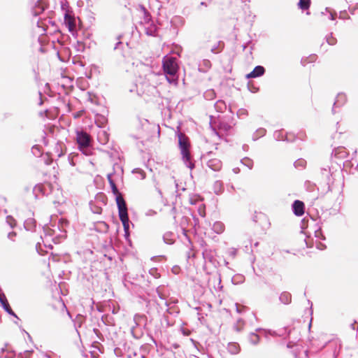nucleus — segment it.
I'll return each instance as SVG.
<instances>
[{"label":"nucleus","mask_w":358,"mask_h":358,"mask_svg":"<svg viewBox=\"0 0 358 358\" xmlns=\"http://www.w3.org/2000/svg\"><path fill=\"white\" fill-rule=\"evenodd\" d=\"M17 234L14 231L9 232L8 234V237L11 239L12 241H14V238L16 236Z\"/></svg>","instance_id":"nucleus-22"},{"label":"nucleus","mask_w":358,"mask_h":358,"mask_svg":"<svg viewBox=\"0 0 358 358\" xmlns=\"http://www.w3.org/2000/svg\"><path fill=\"white\" fill-rule=\"evenodd\" d=\"M250 341L253 344H257L259 343V337L257 334H250Z\"/></svg>","instance_id":"nucleus-18"},{"label":"nucleus","mask_w":358,"mask_h":358,"mask_svg":"<svg viewBox=\"0 0 358 358\" xmlns=\"http://www.w3.org/2000/svg\"><path fill=\"white\" fill-rule=\"evenodd\" d=\"M120 44H121V42H118V43H117V45H120Z\"/></svg>","instance_id":"nucleus-25"},{"label":"nucleus","mask_w":358,"mask_h":358,"mask_svg":"<svg viewBox=\"0 0 358 358\" xmlns=\"http://www.w3.org/2000/svg\"><path fill=\"white\" fill-rule=\"evenodd\" d=\"M163 70L166 74L175 76L178 71V65L175 57H164L162 61Z\"/></svg>","instance_id":"nucleus-3"},{"label":"nucleus","mask_w":358,"mask_h":358,"mask_svg":"<svg viewBox=\"0 0 358 358\" xmlns=\"http://www.w3.org/2000/svg\"><path fill=\"white\" fill-rule=\"evenodd\" d=\"M244 325H245L244 322L241 320H239L237 321V322L236 324L235 329L237 331H240L241 330H242L243 329Z\"/></svg>","instance_id":"nucleus-19"},{"label":"nucleus","mask_w":358,"mask_h":358,"mask_svg":"<svg viewBox=\"0 0 358 358\" xmlns=\"http://www.w3.org/2000/svg\"><path fill=\"white\" fill-rule=\"evenodd\" d=\"M6 222L11 228H14L17 225L16 220L11 215L6 217Z\"/></svg>","instance_id":"nucleus-14"},{"label":"nucleus","mask_w":358,"mask_h":358,"mask_svg":"<svg viewBox=\"0 0 358 358\" xmlns=\"http://www.w3.org/2000/svg\"><path fill=\"white\" fill-rule=\"evenodd\" d=\"M213 227L217 233H221L224 231V226L221 222L215 223Z\"/></svg>","instance_id":"nucleus-17"},{"label":"nucleus","mask_w":358,"mask_h":358,"mask_svg":"<svg viewBox=\"0 0 358 358\" xmlns=\"http://www.w3.org/2000/svg\"><path fill=\"white\" fill-rule=\"evenodd\" d=\"M208 166L213 171H220L222 168V162L217 159H211L208 162Z\"/></svg>","instance_id":"nucleus-9"},{"label":"nucleus","mask_w":358,"mask_h":358,"mask_svg":"<svg viewBox=\"0 0 358 358\" xmlns=\"http://www.w3.org/2000/svg\"><path fill=\"white\" fill-rule=\"evenodd\" d=\"M76 141L80 150L85 149L90 146L91 142V136L85 131H76Z\"/></svg>","instance_id":"nucleus-4"},{"label":"nucleus","mask_w":358,"mask_h":358,"mask_svg":"<svg viewBox=\"0 0 358 358\" xmlns=\"http://www.w3.org/2000/svg\"><path fill=\"white\" fill-rule=\"evenodd\" d=\"M50 308H51L52 310L57 309L59 310L63 311L65 305L60 299H55L53 300L50 304H49Z\"/></svg>","instance_id":"nucleus-8"},{"label":"nucleus","mask_w":358,"mask_h":358,"mask_svg":"<svg viewBox=\"0 0 358 358\" xmlns=\"http://www.w3.org/2000/svg\"><path fill=\"white\" fill-rule=\"evenodd\" d=\"M228 349L233 354H236L239 351V347L236 343H230L228 345Z\"/></svg>","instance_id":"nucleus-15"},{"label":"nucleus","mask_w":358,"mask_h":358,"mask_svg":"<svg viewBox=\"0 0 358 358\" xmlns=\"http://www.w3.org/2000/svg\"><path fill=\"white\" fill-rule=\"evenodd\" d=\"M45 9V6L41 2H38L34 8L33 12L35 15H38L42 13Z\"/></svg>","instance_id":"nucleus-11"},{"label":"nucleus","mask_w":358,"mask_h":358,"mask_svg":"<svg viewBox=\"0 0 358 358\" xmlns=\"http://www.w3.org/2000/svg\"><path fill=\"white\" fill-rule=\"evenodd\" d=\"M142 358H144V357H142Z\"/></svg>","instance_id":"nucleus-26"},{"label":"nucleus","mask_w":358,"mask_h":358,"mask_svg":"<svg viewBox=\"0 0 358 358\" xmlns=\"http://www.w3.org/2000/svg\"><path fill=\"white\" fill-rule=\"evenodd\" d=\"M0 301L3 307V308L7 311L8 313L14 315L7 299L4 294L1 295L0 294Z\"/></svg>","instance_id":"nucleus-10"},{"label":"nucleus","mask_w":358,"mask_h":358,"mask_svg":"<svg viewBox=\"0 0 358 358\" xmlns=\"http://www.w3.org/2000/svg\"><path fill=\"white\" fill-rule=\"evenodd\" d=\"M264 68L262 66H256L252 72L247 75L248 78H256L262 76L264 73Z\"/></svg>","instance_id":"nucleus-7"},{"label":"nucleus","mask_w":358,"mask_h":358,"mask_svg":"<svg viewBox=\"0 0 358 358\" xmlns=\"http://www.w3.org/2000/svg\"><path fill=\"white\" fill-rule=\"evenodd\" d=\"M117 208L119 217L122 223L125 235L129 236V219L127 213V204L123 197L119 196V198H117Z\"/></svg>","instance_id":"nucleus-2"},{"label":"nucleus","mask_w":358,"mask_h":358,"mask_svg":"<svg viewBox=\"0 0 358 358\" xmlns=\"http://www.w3.org/2000/svg\"><path fill=\"white\" fill-rule=\"evenodd\" d=\"M109 182L112 188L113 193L116 195V203H117V198L119 196L123 197L121 193H120L119 190L117 189L115 183L113 182V180L109 178Z\"/></svg>","instance_id":"nucleus-12"},{"label":"nucleus","mask_w":358,"mask_h":358,"mask_svg":"<svg viewBox=\"0 0 358 358\" xmlns=\"http://www.w3.org/2000/svg\"><path fill=\"white\" fill-rule=\"evenodd\" d=\"M81 115V112H79L77 115H75L76 117H80Z\"/></svg>","instance_id":"nucleus-23"},{"label":"nucleus","mask_w":358,"mask_h":358,"mask_svg":"<svg viewBox=\"0 0 358 358\" xmlns=\"http://www.w3.org/2000/svg\"><path fill=\"white\" fill-rule=\"evenodd\" d=\"M178 145L180 150V153L182 157V159L185 163H189V166H191V155H190V143L189 141V138L186 135L183 133H179L178 134Z\"/></svg>","instance_id":"nucleus-1"},{"label":"nucleus","mask_w":358,"mask_h":358,"mask_svg":"<svg viewBox=\"0 0 358 358\" xmlns=\"http://www.w3.org/2000/svg\"><path fill=\"white\" fill-rule=\"evenodd\" d=\"M327 43L329 45H334L336 43V39L331 36L327 38Z\"/></svg>","instance_id":"nucleus-21"},{"label":"nucleus","mask_w":358,"mask_h":358,"mask_svg":"<svg viewBox=\"0 0 358 358\" xmlns=\"http://www.w3.org/2000/svg\"><path fill=\"white\" fill-rule=\"evenodd\" d=\"M281 301L285 303H288L291 301V296L288 293H283L280 296Z\"/></svg>","instance_id":"nucleus-16"},{"label":"nucleus","mask_w":358,"mask_h":358,"mask_svg":"<svg viewBox=\"0 0 358 358\" xmlns=\"http://www.w3.org/2000/svg\"><path fill=\"white\" fill-rule=\"evenodd\" d=\"M292 207H293L294 213L296 216H301L304 214L305 205H304L303 202H302L299 200H296L294 202Z\"/></svg>","instance_id":"nucleus-6"},{"label":"nucleus","mask_w":358,"mask_h":358,"mask_svg":"<svg viewBox=\"0 0 358 358\" xmlns=\"http://www.w3.org/2000/svg\"><path fill=\"white\" fill-rule=\"evenodd\" d=\"M255 217L256 219H264V220H267L266 216L264 213H257L255 214Z\"/></svg>","instance_id":"nucleus-20"},{"label":"nucleus","mask_w":358,"mask_h":358,"mask_svg":"<svg viewBox=\"0 0 358 358\" xmlns=\"http://www.w3.org/2000/svg\"><path fill=\"white\" fill-rule=\"evenodd\" d=\"M299 7L302 10H308L310 6V0H299Z\"/></svg>","instance_id":"nucleus-13"},{"label":"nucleus","mask_w":358,"mask_h":358,"mask_svg":"<svg viewBox=\"0 0 358 358\" xmlns=\"http://www.w3.org/2000/svg\"><path fill=\"white\" fill-rule=\"evenodd\" d=\"M51 162H52L51 160H48V161L47 162V164H50L51 163Z\"/></svg>","instance_id":"nucleus-24"},{"label":"nucleus","mask_w":358,"mask_h":358,"mask_svg":"<svg viewBox=\"0 0 358 358\" xmlns=\"http://www.w3.org/2000/svg\"><path fill=\"white\" fill-rule=\"evenodd\" d=\"M64 25L68 28L69 31L73 32L75 31L76 27V19L75 17L70 13V12L66 11L64 14Z\"/></svg>","instance_id":"nucleus-5"}]
</instances>
